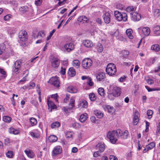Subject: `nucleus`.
<instances>
[{"mask_svg":"<svg viewBox=\"0 0 160 160\" xmlns=\"http://www.w3.org/2000/svg\"><path fill=\"white\" fill-rule=\"evenodd\" d=\"M72 38L68 37L64 39V41L66 42L63 47L60 46L59 48L62 50L69 52L72 51L74 48L73 44L72 42Z\"/></svg>","mask_w":160,"mask_h":160,"instance_id":"f257e3e1","label":"nucleus"},{"mask_svg":"<svg viewBox=\"0 0 160 160\" xmlns=\"http://www.w3.org/2000/svg\"><path fill=\"white\" fill-rule=\"evenodd\" d=\"M107 136L111 143H115L118 138V134L117 133V130L108 132L107 133Z\"/></svg>","mask_w":160,"mask_h":160,"instance_id":"f03ea898","label":"nucleus"},{"mask_svg":"<svg viewBox=\"0 0 160 160\" xmlns=\"http://www.w3.org/2000/svg\"><path fill=\"white\" fill-rule=\"evenodd\" d=\"M114 16L117 20L119 21H122L123 22H126L127 21L128 17L126 13H121L119 11H114Z\"/></svg>","mask_w":160,"mask_h":160,"instance_id":"7ed1b4c3","label":"nucleus"},{"mask_svg":"<svg viewBox=\"0 0 160 160\" xmlns=\"http://www.w3.org/2000/svg\"><path fill=\"white\" fill-rule=\"evenodd\" d=\"M106 71L109 75H114L116 72L117 69L115 65L113 63H109L107 66Z\"/></svg>","mask_w":160,"mask_h":160,"instance_id":"20e7f679","label":"nucleus"},{"mask_svg":"<svg viewBox=\"0 0 160 160\" xmlns=\"http://www.w3.org/2000/svg\"><path fill=\"white\" fill-rule=\"evenodd\" d=\"M22 65V61L18 60L14 62L12 67V71L16 74H18L19 73V71L20 70Z\"/></svg>","mask_w":160,"mask_h":160,"instance_id":"39448f33","label":"nucleus"},{"mask_svg":"<svg viewBox=\"0 0 160 160\" xmlns=\"http://www.w3.org/2000/svg\"><path fill=\"white\" fill-rule=\"evenodd\" d=\"M48 82L57 88H58L60 86V82L59 78L57 76L51 78Z\"/></svg>","mask_w":160,"mask_h":160,"instance_id":"423d86ee","label":"nucleus"},{"mask_svg":"<svg viewBox=\"0 0 160 160\" xmlns=\"http://www.w3.org/2000/svg\"><path fill=\"white\" fill-rule=\"evenodd\" d=\"M92 62V61L90 58H85L82 62V66L84 68L88 69L91 66Z\"/></svg>","mask_w":160,"mask_h":160,"instance_id":"0eeeda50","label":"nucleus"},{"mask_svg":"<svg viewBox=\"0 0 160 160\" xmlns=\"http://www.w3.org/2000/svg\"><path fill=\"white\" fill-rule=\"evenodd\" d=\"M117 133L118 134V138L122 139H127L128 135V132L127 130H125L122 132L120 129L117 130Z\"/></svg>","mask_w":160,"mask_h":160,"instance_id":"6e6552de","label":"nucleus"},{"mask_svg":"<svg viewBox=\"0 0 160 160\" xmlns=\"http://www.w3.org/2000/svg\"><path fill=\"white\" fill-rule=\"evenodd\" d=\"M62 151V148L61 147L57 146L54 147L52 152V156H56L60 154Z\"/></svg>","mask_w":160,"mask_h":160,"instance_id":"1a4fd4ad","label":"nucleus"},{"mask_svg":"<svg viewBox=\"0 0 160 160\" xmlns=\"http://www.w3.org/2000/svg\"><path fill=\"white\" fill-rule=\"evenodd\" d=\"M51 66L52 68L58 67L60 64V62L58 59L56 58L53 57L50 60Z\"/></svg>","mask_w":160,"mask_h":160,"instance_id":"9d476101","label":"nucleus"},{"mask_svg":"<svg viewBox=\"0 0 160 160\" xmlns=\"http://www.w3.org/2000/svg\"><path fill=\"white\" fill-rule=\"evenodd\" d=\"M132 20L134 21H139L141 19V15L137 12H133L131 13Z\"/></svg>","mask_w":160,"mask_h":160,"instance_id":"9b49d317","label":"nucleus"},{"mask_svg":"<svg viewBox=\"0 0 160 160\" xmlns=\"http://www.w3.org/2000/svg\"><path fill=\"white\" fill-rule=\"evenodd\" d=\"M19 38L22 41H25L27 38V32L25 31H21L19 33Z\"/></svg>","mask_w":160,"mask_h":160,"instance_id":"f8f14e48","label":"nucleus"},{"mask_svg":"<svg viewBox=\"0 0 160 160\" xmlns=\"http://www.w3.org/2000/svg\"><path fill=\"white\" fill-rule=\"evenodd\" d=\"M96 148L97 150H98V151L102 152L105 150V145L103 142H100L97 145Z\"/></svg>","mask_w":160,"mask_h":160,"instance_id":"ddd939ff","label":"nucleus"},{"mask_svg":"<svg viewBox=\"0 0 160 160\" xmlns=\"http://www.w3.org/2000/svg\"><path fill=\"white\" fill-rule=\"evenodd\" d=\"M114 94H116V97H118L120 96L121 94V89L120 88L117 86H115L113 87L112 91H111Z\"/></svg>","mask_w":160,"mask_h":160,"instance_id":"4468645a","label":"nucleus"},{"mask_svg":"<svg viewBox=\"0 0 160 160\" xmlns=\"http://www.w3.org/2000/svg\"><path fill=\"white\" fill-rule=\"evenodd\" d=\"M103 19L105 22L106 23H109L110 22L111 15L108 12H106L103 16Z\"/></svg>","mask_w":160,"mask_h":160,"instance_id":"2eb2a0df","label":"nucleus"},{"mask_svg":"<svg viewBox=\"0 0 160 160\" xmlns=\"http://www.w3.org/2000/svg\"><path fill=\"white\" fill-rule=\"evenodd\" d=\"M47 104L48 109H50L51 111L52 109H55L56 108V106L54 104L53 102L47 99Z\"/></svg>","mask_w":160,"mask_h":160,"instance_id":"dca6fc26","label":"nucleus"},{"mask_svg":"<svg viewBox=\"0 0 160 160\" xmlns=\"http://www.w3.org/2000/svg\"><path fill=\"white\" fill-rule=\"evenodd\" d=\"M105 75L104 73L101 72H99L96 74V78L98 81H101L105 78Z\"/></svg>","mask_w":160,"mask_h":160,"instance_id":"f3484780","label":"nucleus"},{"mask_svg":"<svg viewBox=\"0 0 160 160\" xmlns=\"http://www.w3.org/2000/svg\"><path fill=\"white\" fill-rule=\"evenodd\" d=\"M139 113L138 112H135L134 116L133 118V124L134 125H137L139 121Z\"/></svg>","mask_w":160,"mask_h":160,"instance_id":"a211bd4d","label":"nucleus"},{"mask_svg":"<svg viewBox=\"0 0 160 160\" xmlns=\"http://www.w3.org/2000/svg\"><path fill=\"white\" fill-rule=\"evenodd\" d=\"M142 34L146 36H148L150 33V28L147 27H143L142 29Z\"/></svg>","mask_w":160,"mask_h":160,"instance_id":"6ab92c4d","label":"nucleus"},{"mask_svg":"<svg viewBox=\"0 0 160 160\" xmlns=\"http://www.w3.org/2000/svg\"><path fill=\"white\" fill-rule=\"evenodd\" d=\"M83 44L87 48H90L92 47L93 44L92 42L89 40H86L83 41Z\"/></svg>","mask_w":160,"mask_h":160,"instance_id":"aec40b11","label":"nucleus"},{"mask_svg":"<svg viewBox=\"0 0 160 160\" xmlns=\"http://www.w3.org/2000/svg\"><path fill=\"white\" fill-rule=\"evenodd\" d=\"M67 90L68 92L72 93H76L78 91L77 88L72 86L68 87Z\"/></svg>","mask_w":160,"mask_h":160,"instance_id":"412c9836","label":"nucleus"},{"mask_svg":"<svg viewBox=\"0 0 160 160\" xmlns=\"http://www.w3.org/2000/svg\"><path fill=\"white\" fill-rule=\"evenodd\" d=\"M153 31L154 34L156 36L160 35V26H156L153 28Z\"/></svg>","mask_w":160,"mask_h":160,"instance_id":"4be33fe9","label":"nucleus"},{"mask_svg":"<svg viewBox=\"0 0 160 160\" xmlns=\"http://www.w3.org/2000/svg\"><path fill=\"white\" fill-rule=\"evenodd\" d=\"M78 21L79 22H82L83 23L87 22L88 21V18L84 16H82L79 17Z\"/></svg>","mask_w":160,"mask_h":160,"instance_id":"5701e85b","label":"nucleus"},{"mask_svg":"<svg viewBox=\"0 0 160 160\" xmlns=\"http://www.w3.org/2000/svg\"><path fill=\"white\" fill-rule=\"evenodd\" d=\"M126 32L128 37L129 39H132L133 38V36L132 35V29H127L126 30Z\"/></svg>","mask_w":160,"mask_h":160,"instance_id":"b1692460","label":"nucleus"},{"mask_svg":"<svg viewBox=\"0 0 160 160\" xmlns=\"http://www.w3.org/2000/svg\"><path fill=\"white\" fill-rule=\"evenodd\" d=\"M8 132L10 133L15 135L19 133V131L18 129H15L12 127H11L9 129Z\"/></svg>","mask_w":160,"mask_h":160,"instance_id":"393cba45","label":"nucleus"},{"mask_svg":"<svg viewBox=\"0 0 160 160\" xmlns=\"http://www.w3.org/2000/svg\"><path fill=\"white\" fill-rule=\"evenodd\" d=\"M75 100L73 98H72L70 101L68 105V108L69 110H72L74 107Z\"/></svg>","mask_w":160,"mask_h":160,"instance_id":"a878e982","label":"nucleus"},{"mask_svg":"<svg viewBox=\"0 0 160 160\" xmlns=\"http://www.w3.org/2000/svg\"><path fill=\"white\" fill-rule=\"evenodd\" d=\"M88 118V115L85 113L81 115L80 116L79 120L81 122H84Z\"/></svg>","mask_w":160,"mask_h":160,"instance_id":"bb28decb","label":"nucleus"},{"mask_svg":"<svg viewBox=\"0 0 160 160\" xmlns=\"http://www.w3.org/2000/svg\"><path fill=\"white\" fill-rule=\"evenodd\" d=\"M80 65V61L78 59L73 60L72 62V65L76 68H78Z\"/></svg>","mask_w":160,"mask_h":160,"instance_id":"cd10ccee","label":"nucleus"},{"mask_svg":"<svg viewBox=\"0 0 160 160\" xmlns=\"http://www.w3.org/2000/svg\"><path fill=\"white\" fill-rule=\"evenodd\" d=\"M24 152L29 158H32L34 157V154L31 150H25Z\"/></svg>","mask_w":160,"mask_h":160,"instance_id":"c85d7f7f","label":"nucleus"},{"mask_svg":"<svg viewBox=\"0 0 160 160\" xmlns=\"http://www.w3.org/2000/svg\"><path fill=\"white\" fill-rule=\"evenodd\" d=\"M48 140L51 142H54L57 140L58 138L54 135H51L49 137Z\"/></svg>","mask_w":160,"mask_h":160,"instance_id":"c756f323","label":"nucleus"},{"mask_svg":"<svg viewBox=\"0 0 160 160\" xmlns=\"http://www.w3.org/2000/svg\"><path fill=\"white\" fill-rule=\"evenodd\" d=\"M116 94H114L112 93L111 91H109L108 93V98L110 100H112L114 99L116 97Z\"/></svg>","mask_w":160,"mask_h":160,"instance_id":"7c9ffc66","label":"nucleus"},{"mask_svg":"<svg viewBox=\"0 0 160 160\" xmlns=\"http://www.w3.org/2000/svg\"><path fill=\"white\" fill-rule=\"evenodd\" d=\"M94 114L98 117V118H101L103 117V114L100 111L96 110L94 112Z\"/></svg>","mask_w":160,"mask_h":160,"instance_id":"2f4dec72","label":"nucleus"},{"mask_svg":"<svg viewBox=\"0 0 160 160\" xmlns=\"http://www.w3.org/2000/svg\"><path fill=\"white\" fill-rule=\"evenodd\" d=\"M68 73L71 77H73L75 75L76 72L73 68L72 67L69 68Z\"/></svg>","mask_w":160,"mask_h":160,"instance_id":"473e14b6","label":"nucleus"},{"mask_svg":"<svg viewBox=\"0 0 160 160\" xmlns=\"http://www.w3.org/2000/svg\"><path fill=\"white\" fill-rule=\"evenodd\" d=\"M146 147H147V150H149L155 147V143L154 142H152L148 145H147Z\"/></svg>","mask_w":160,"mask_h":160,"instance_id":"72a5a7b5","label":"nucleus"},{"mask_svg":"<svg viewBox=\"0 0 160 160\" xmlns=\"http://www.w3.org/2000/svg\"><path fill=\"white\" fill-rule=\"evenodd\" d=\"M79 105L80 107L84 108H86L87 107V102L85 100H82L80 102Z\"/></svg>","mask_w":160,"mask_h":160,"instance_id":"f704fd0d","label":"nucleus"},{"mask_svg":"<svg viewBox=\"0 0 160 160\" xmlns=\"http://www.w3.org/2000/svg\"><path fill=\"white\" fill-rule=\"evenodd\" d=\"M151 49L152 50L157 52L160 50V47L158 44H155L152 46Z\"/></svg>","mask_w":160,"mask_h":160,"instance_id":"c9c22d12","label":"nucleus"},{"mask_svg":"<svg viewBox=\"0 0 160 160\" xmlns=\"http://www.w3.org/2000/svg\"><path fill=\"white\" fill-rule=\"evenodd\" d=\"M98 94L101 96H104L105 94L104 89L102 88H99L98 91Z\"/></svg>","mask_w":160,"mask_h":160,"instance_id":"e433bc0d","label":"nucleus"},{"mask_svg":"<svg viewBox=\"0 0 160 160\" xmlns=\"http://www.w3.org/2000/svg\"><path fill=\"white\" fill-rule=\"evenodd\" d=\"M6 156L10 158H12L13 156V152L12 151H8L6 153Z\"/></svg>","mask_w":160,"mask_h":160,"instance_id":"4c0bfd02","label":"nucleus"},{"mask_svg":"<svg viewBox=\"0 0 160 160\" xmlns=\"http://www.w3.org/2000/svg\"><path fill=\"white\" fill-rule=\"evenodd\" d=\"M60 124L58 122H55L52 123L51 125V127L52 128H54L59 127L60 126Z\"/></svg>","mask_w":160,"mask_h":160,"instance_id":"58836bf2","label":"nucleus"},{"mask_svg":"<svg viewBox=\"0 0 160 160\" xmlns=\"http://www.w3.org/2000/svg\"><path fill=\"white\" fill-rule=\"evenodd\" d=\"M11 117L8 116H4L3 118V121L6 123H9L11 121Z\"/></svg>","mask_w":160,"mask_h":160,"instance_id":"ea45409f","label":"nucleus"},{"mask_svg":"<svg viewBox=\"0 0 160 160\" xmlns=\"http://www.w3.org/2000/svg\"><path fill=\"white\" fill-rule=\"evenodd\" d=\"M30 122L32 126L35 125L37 123L36 119L33 118H31L30 119Z\"/></svg>","mask_w":160,"mask_h":160,"instance_id":"a19ab883","label":"nucleus"},{"mask_svg":"<svg viewBox=\"0 0 160 160\" xmlns=\"http://www.w3.org/2000/svg\"><path fill=\"white\" fill-rule=\"evenodd\" d=\"M106 109L109 113H112L114 111L113 107L109 105L106 106Z\"/></svg>","mask_w":160,"mask_h":160,"instance_id":"79ce46f5","label":"nucleus"},{"mask_svg":"<svg viewBox=\"0 0 160 160\" xmlns=\"http://www.w3.org/2000/svg\"><path fill=\"white\" fill-rule=\"evenodd\" d=\"M136 9V7L133 6H129L127 8L126 10L128 12H134Z\"/></svg>","mask_w":160,"mask_h":160,"instance_id":"37998d69","label":"nucleus"},{"mask_svg":"<svg viewBox=\"0 0 160 160\" xmlns=\"http://www.w3.org/2000/svg\"><path fill=\"white\" fill-rule=\"evenodd\" d=\"M89 96L90 100L92 101H94L96 99V97L95 94L93 93H90Z\"/></svg>","mask_w":160,"mask_h":160,"instance_id":"c03bdc74","label":"nucleus"},{"mask_svg":"<svg viewBox=\"0 0 160 160\" xmlns=\"http://www.w3.org/2000/svg\"><path fill=\"white\" fill-rule=\"evenodd\" d=\"M73 133L71 131H67L65 133V136L66 138H72Z\"/></svg>","mask_w":160,"mask_h":160,"instance_id":"a18cd8bd","label":"nucleus"},{"mask_svg":"<svg viewBox=\"0 0 160 160\" xmlns=\"http://www.w3.org/2000/svg\"><path fill=\"white\" fill-rule=\"evenodd\" d=\"M81 125L77 122L72 124V127L74 128L78 129L81 127Z\"/></svg>","mask_w":160,"mask_h":160,"instance_id":"49530a36","label":"nucleus"},{"mask_svg":"<svg viewBox=\"0 0 160 160\" xmlns=\"http://www.w3.org/2000/svg\"><path fill=\"white\" fill-rule=\"evenodd\" d=\"M154 15L156 17H158L160 16V9H156L154 10Z\"/></svg>","mask_w":160,"mask_h":160,"instance_id":"de8ad7c7","label":"nucleus"},{"mask_svg":"<svg viewBox=\"0 0 160 160\" xmlns=\"http://www.w3.org/2000/svg\"><path fill=\"white\" fill-rule=\"evenodd\" d=\"M29 133L33 138H38L39 137V134L37 133H35L32 132H29Z\"/></svg>","mask_w":160,"mask_h":160,"instance_id":"09e8293b","label":"nucleus"},{"mask_svg":"<svg viewBox=\"0 0 160 160\" xmlns=\"http://www.w3.org/2000/svg\"><path fill=\"white\" fill-rule=\"evenodd\" d=\"M28 7L26 6H24L21 7L19 8V10L23 13H24L28 10Z\"/></svg>","mask_w":160,"mask_h":160,"instance_id":"8fccbe9b","label":"nucleus"},{"mask_svg":"<svg viewBox=\"0 0 160 160\" xmlns=\"http://www.w3.org/2000/svg\"><path fill=\"white\" fill-rule=\"evenodd\" d=\"M153 113V111L151 110H148L147 111V114L149 118H151Z\"/></svg>","mask_w":160,"mask_h":160,"instance_id":"3c124183","label":"nucleus"},{"mask_svg":"<svg viewBox=\"0 0 160 160\" xmlns=\"http://www.w3.org/2000/svg\"><path fill=\"white\" fill-rule=\"evenodd\" d=\"M101 152H101L99 151L95 152L93 154V157L95 158H97L100 156Z\"/></svg>","mask_w":160,"mask_h":160,"instance_id":"603ef678","label":"nucleus"},{"mask_svg":"<svg viewBox=\"0 0 160 160\" xmlns=\"http://www.w3.org/2000/svg\"><path fill=\"white\" fill-rule=\"evenodd\" d=\"M145 88L148 92H151L152 91L158 90V89L157 88H150L148 86H145Z\"/></svg>","mask_w":160,"mask_h":160,"instance_id":"864d4df0","label":"nucleus"},{"mask_svg":"<svg viewBox=\"0 0 160 160\" xmlns=\"http://www.w3.org/2000/svg\"><path fill=\"white\" fill-rule=\"evenodd\" d=\"M97 50L98 52H102L103 50V48L102 45L101 44H100L99 46H98L97 47Z\"/></svg>","mask_w":160,"mask_h":160,"instance_id":"5fc2aeb1","label":"nucleus"},{"mask_svg":"<svg viewBox=\"0 0 160 160\" xmlns=\"http://www.w3.org/2000/svg\"><path fill=\"white\" fill-rule=\"evenodd\" d=\"M37 87H38V88H39V89L38 90H37V92L38 93V94L39 95V98H39V101L41 102V92L40 91V86L39 85H37Z\"/></svg>","mask_w":160,"mask_h":160,"instance_id":"6e6d98bb","label":"nucleus"},{"mask_svg":"<svg viewBox=\"0 0 160 160\" xmlns=\"http://www.w3.org/2000/svg\"><path fill=\"white\" fill-rule=\"evenodd\" d=\"M51 97L52 98L54 99L56 102L58 101V95L57 94L52 95L51 96Z\"/></svg>","mask_w":160,"mask_h":160,"instance_id":"4d7b16f0","label":"nucleus"},{"mask_svg":"<svg viewBox=\"0 0 160 160\" xmlns=\"http://www.w3.org/2000/svg\"><path fill=\"white\" fill-rule=\"evenodd\" d=\"M61 73L62 75H64L66 72V68L62 67L61 68V70L60 72Z\"/></svg>","mask_w":160,"mask_h":160,"instance_id":"13d9d810","label":"nucleus"},{"mask_svg":"<svg viewBox=\"0 0 160 160\" xmlns=\"http://www.w3.org/2000/svg\"><path fill=\"white\" fill-rule=\"evenodd\" d=\"M146 82L149 85H151L154 83L153 80L150 78L147 79Z\"/></svg>","mask_w":160,"mask_h":160,"instance_id":"bf43d9fd","label":"nucleus"},{"mask_svg":"<svg viewBox=\"0 0 160 160\" xmlns=\"http://www.w3.org/2000/svg\"><path fill=\"white\" fill-rule=\"evenodd\" d=\"M45 35L44 32L43 31H40L38 33V36H40L41 37H43Z\"/></svg>","mask_w":160,"mask_h":160,"instance_id":"052dcab7","label":"nucleus"},{"mask_svg":"<svg viewBox=\"0 0 160 160\" xmlns=\"http://www.w3.org/2000/svg\"><path fill=\"white\" fill-rule=\"evenodd\" d=\"M11 18L10 15L8 14L5 16L4 17V19L5 21H8Z\"/></svg>","mask_w":160,"mask_h":160,"instance_id":"680f3d73","label":"nucleus"},{"mask_svg":"<svg viewBox=\"0 0 160 160\" xmlns=\"http://www.w3.org/2000/svg\"><path fill=\"white\" fill-rule=\"evenodd\" d=\"M110 160H118V158L115 156L111 155L109 156Z\"/></svg>","mask_w":160,"mask_h":160,"instance_id":"e2e57ef3","label":"nucleus"},{"mask_svg":"<svg viewBox=\"0 0 160 160\" xmlns=\"http://www.w3.org/2000/svg\"><path fill=\"white\" fill-rule=\"evenodd\" d=\"M30 102L35 106H37L38 105V102L34 99L31 100Z\"/></svg>","mask_w":160,"mask_h":160,"instance_id":"0e129e2a","label":"nucleus"},{"mask_svg":"<svg viewBox=\"0 0 160 160\" xmlns=\"http://www.w3.org/2000/svg\"><path fill=\"white\" fill-rule=\"evenodd\" d=\"M42 0H37L35 1V4L37 6H40L41 5Z\"/></svg>","mask_w":160,"mask_h":160,"instance_id":"69168bd1","label":"nucleus"},{"mask_svg":"<svg viewBox=\"0 0 160 160\" xmlns=\"http://www.w3.org/2000/svg\"><path fill=\"white\" fill-rule=\"evenodd\" d=\"M87 83L88 85L90 86H92L93 85V83L92 82L91 79L90 78L88 79Z\"/></svg>","mask_w":160,"mask_h":160,"instance_id":"338daca9","label":"nucleus"},{"mask_svg":"<svg viewBox=\"0 0 160 160\" xmlns=\"http://www.w3.org/2000/svg\"><path fill=\"white\" fill-rule=\"evenodd\" d=\"M68 60L63 61L62 63L63 65L64 66L63 67L66 68V67L68 66Z\"/></svg>","mask_w":160,"mask_h":160,"instance_id":"774afa93","label":"nucleus"}]
</instances>
